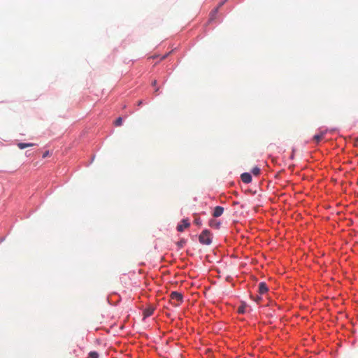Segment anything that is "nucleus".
Wrapping results in <instances>:
<instances>
[{
	"instance_id": "f257e3e1",
	"label": "nucleus",
	"mask_w": 358,
	"mask_h": 358,
	"mask_svg": "<svg viewBox=\"0 0 358 358\" xmlns=\"http://www.w3.org/2000/svg\"><path fill=\"white\" fill-rule=\"evenodd\" d=\"M199 240L201 244L210 245L212 242L210 231L207 229L203 230L199 235Z\"/></svg>"
},
{
	"instance_id": "f03ea898",
	"label": "nucleus",
	"mask_w": 358,
	"mask_h": 358,
	"mask_svg": "<svg viewBox=\"0 0 358 358\" xmlns=\"http://www.w3.org/2000/svg\"><path fill=\"white\" fill-rule=\"evenodd\" d=\"M171 299L173 301H177V303H175V306H178L179 304L182 301V294L177 292H172L170 295Z\"/></svg>"
},
{
	"instance_id": "7ed1b4c3",
	"label": "nucleus",
	"mask_w": 358,
	"mask_h": 358,
	"mask_svg": "<svg viewBox=\"0 0 358 358\" xmlns=\"http://www.w3.org/2000/svg\"><path fill=\"white\" fill-rule=\"evenodd\" d=\"M190 224L187 220H182L181 222L177 226L178 231H182L185 229L188 228Z\"/></svg>"
},
{
	"instance_id": "20e7f679",
	"label": "nucleus",
	"mask_w": 358,
	"mask_h": 358,
	"mask_svg": "<svg viewBox=\"0 0 358 358\" xmlns=\"http://www.w3.org/2000/svg\"><path fill=\"white\" fill-rule=\"evenodd\" d=\"M227 1V0H223L222 1H221L218 4V6L211 12L210 15V20H213L215 18V15H216L217 13L218 12L219 8L221 6H222Z\"/></svg>"
},
{
	"instance_id": "39448f33",
	"label": "nucleus",
	"mask_w": 358,
	"mask_h": 358,
	"mask_svg": "<svg viewBox=\"0 0 358 358\" xmlns=\"http://www.w3.org/2000/svg\"><path fill=\"white\" fill-rule=\"evenodd\" d=\"M327 130L320 131L319 134H317L313 136V141L316 143H319L320 141L324 138L325 134H327Z\"/></svg>"
},
{
	"instance_id": "423d86ee",
	"label": "nucleus",
	"mask_w": 358,
	"mask_h": 358,
	"mask_svg": "<svg viewBox=\"0 0 358 358\" xmlns=\"http://www.w3.org/2000/svg\"><path fill=\"white\" fill-rule=\"evenodd\" d=\"M224 213V208L221 206H216L214 208V211L213 213V216L214 217H218L221 216Z\"/></svg>"
},
{
	"instance_id": "0eeeda50",
	"label": "nucleus",
	"mask_w": 358,
	"mask_h": 358,
	"mask_svg": "<svg viewBox=\"0 0 358 358\" xmlns=\"http://www.w3.org/2000/svg\"><path fill=\"white\" fill-rule=\"evenodd\" d=\"M241 178L242 181L245 184H248L252 181V176L249 173H242Z\"/></svg>"
},
{
	"instance_id": "6e6552de",
	"label": "nucleus",
	"mask_w": 358,
	"mask_h": 358,
	"mask_svg": "<svg viewBox=\"0 0 358 358\" xmlns=\"http://www.w3.org/2000/svg\"><path fill=\"white\" fill-rule=\"evenodd\" d=\"M268 291V287L265 282H260L259 284V292L261 294H265Z\"/></svg>"
},
{
	"instance_id": "1a4fd4ad",
	"label": "nucleus",
	"mask_w": 358,
	"mask_h": 358,
	"mask_svg": "<svg viewBox=\"0 0 358 358\" xmlns=\"http://www.w3.org/2000/svg\"><path fill=\"white\" fill-rule=\"evenodd\" d=\"M34 145H35L34 143H17V147L20 149L22 150V149H24V148H28V147H32Z\"/></svg>"
},
{
	"instance_id": "9d476101",
	"label": "nucleus",
	"mask_w": 358,
	"mask_h": 358,
	"mask_svg": "<svg viewBox=\"0 0 358 358\" xmlns=\"http://www.w3.org/2000/svg\"><path fill=\"white\" fill-rule=\"evenodd\" d=\"M210 226L212 227H215L216 229H218L220 227V223L217 222L216 220H211L210 221Z\"/></svg>"
},
{
	"instance_id": "9b49d317",
	"label": "nucleus",
	"mask_w": 358,
	"mask_h": 358,
	"mask_svg": "<svg viewBox=\"0 0 358 358\" xmlns=\"http://www.w3.org/2000/svg\"><path fill=\"white\" fill-rule=\"evenodd\" d=\"M154 309L153 308H148L144 311V315L145 317H150L153 314Z\"/></svg>"
},
{
	"instance_id": "f8f14e48",
	"label": "nucleus",
	"mask_w": 358,
	"mask_h": 358,
	"mask_svg": "<svg viewBox=\"0 0 358 358\" xmlns=\"http://www.w3.org/2000/svg\"><path fill=\"white\" fill-rule=\"evenodd\" d=\"M88 358H99V354L95 351L89 353Z\"/></svg>"
},
{
	"instance_id": "ddd939ff",
	"label": "nucleus",
	"mask_w": 358,
	"mask_h": 358,
	"mask_svg": "<svg viewBox=\"0 0 358 358\" xmlns=\"http://www.w3.org/2000/svg\"><path fill=\"white\" fill-rule=\"evenodd\" d=\"M122 124V117H118L115 122H114V124L116 126V127H120L121 126Z\"/></svg>"
},
{
	"instance_id": "4468645a",
	"label": "nucleus",
	"mask_w": 358,
	"mask_h": 358,
	"mask_svg": "<svg viewBox=\"0 0 358 358\" xmlns=\"http://www.w3.org/2000/svg\"><path fill=\"white\" fill-rule=\"evenodd\" d=\"M252 173L255 176H258L260 173V169L258 167H254L252 170Z\"/></svg>"
},
{
	"instance_id": "2eb2a0df",
	"label": "nucleus",
	"mask_w": 358,
	"mask_h": 358,
	"mask_svg": "<svg viewBox=\"0 0 358 358\" xmlns=\"http://www.w3.org/2000/svg\"><path fill=\"white\" fill-rule=\"evenodd\" d=\"M194 222L195 224H196L198 226L201 225V220L198 216H196V217L194 218Z\"/></svg>"
},
{
	"instance_id": "dca6fc26",
	"label": "nucleus",
	"mask_w": 358,
	"mask_h": 358,
	"mask_svg": "<svg viewBox=\"0 0 358 358\" xmlns=\"http://www.w3.org/2000/svg\"><path fill=\"white\" fill-rule=\"evenodd\" d=\"M185 243V241L182 240L179 242L177 243L178 245L180 247V248H182L184 244Z\"/></svg>"
},
{
	"instance_id": "f3484780",
	"label": "nucleus",
	"mask_w": 358,
	"mask_h": 358,
	"mask_svg": "<svg viewBox=\"0 0 358 358\" xmlns=\"http://www.w3.org/2000/svg\"><path fill=\"white\" fill-rule=\"evenodd\" d=\"M48 156H49V152H48V151H46V152H45L43 153V158H45V157H47Z\"/></svg>"
},
{
	"instance_id": "a211bd4d",
	"label": "nucleus",
	"mask_w": 358,
	"mask_h": 358,
	"mask_svg": "<svg viewBox=\"0 0 358 358\" xmlns=\"http://www.w3.org/2000/svg\"><path fill=\"white\" fill-rule=\"evenodd\" d=\"M243 311H244L243 308H241V307L238 308V313H243Z\"/></svg>"
},
{
	"instance_id": "6ab92c4d",
	"label": "nucleus",
	"mask_w": 358,
	"mask_h": 358,
	"mask_svg": "<svg viewBox=\"0 0 358 358\" xmlns=\"http://www.w3.org/2000/svg\"><path fill=\"white\" fill-rule=\"evenodd\" d=\"M157 84V80H154L152 82V86H155Z\"/></svg>"
},
{
	"instance_id": "aec40b11",
	"label": "nucleus",
	"mask_w": 358,
	"mask_h": 358,
	"mask_svg": "<svg viewBox=\"0 0 358 358\" xmlns=\"http://www.w3.org/2000/svg\"><path fill=\"white\" fill-rule=\"evenodd\" d=\"M142 103H143V101H142L141 100H140V101H138L137 102V105H138V106H141Z\"/></svg>"
},
{
	"instance_id": "412c9836",
	"label": "nucleus",
	"mask_w": 358,
	"mask_h": 358,
	"mask_svg": "<svg viewBox=\"0 0 358 358\" xmlns=\"http://www.w3.org/2000/svg\"><path fill=\"white\" fill-rule=\"evenodd\" d=\"M158 91H159V87H157V88L155 89V92H158Z\"/></svg>"
}]
</instances>
